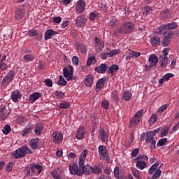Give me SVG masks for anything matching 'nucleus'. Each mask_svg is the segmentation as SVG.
Wrapping results in <instances>:
<instances>
[{
	"label": "nucleus",
	"mask_w": 179,
	"mask_h": 179,
	"mask_svg": "<svg viewBox=\"0 0 179 179\" xmlns=\"http://www.w3.org/2000/svg\"><path fill=\"white\" fill-rule=\"evenodd\" d=\"M159 164H160V162H156L150 168L148 171V179H157L162 176V170H160V167L163 166V164H161L159 167Z\"/></svg>",
	"instance_id": "f257e3e1"
},
{
	"label": "nucleus",
	"mask_w": 179,
	"mask_h": 179,
	"mask_svg": "<svg viewBox=\"0 0 179 179\" xmlns=\"http://www.w3.org/2000/svg\"><path fill=\"white\" fill-rule=\"evenodd\" d=\"M78 166L76 164H72L69 166V171L72 176H83V169H82L83 162L80 161V155L78 159Z\"/></svg>",
	"instance_id": "f03ea898"
},
{
	"label": "nucleus",
	"mask_w": 179,
	"mask_h": 179,
	"mask_svg": "<svg viewBox=\"0 0 179 179\" xmlns=\"http://www.w3.org/2000/svg\"><path fill=\"white\" fill-rule=\"evenodd\" d=\"M27 153H32L31 150L29 149V147L26 145L13 151L11 155L14 159H22L24 157Z\"/></svg>",
	"instance_id": "7ed1b4c3"
},
{
	"label": "nucleus",
	"mask_w": 179,
	"mask_h": 179,
	"mask_svg": "<svg viewBox=\"0 0 179 179\" xmlns=\"http://www.w3.org/2000/svg\"><path fill=\"white\" fill-rule=\"evenodd\" d=\"M86 156H87V150H84L80 155V161L83 162V166H81L83 170V174L85 173L87 176L92 174V168L90 165L85 166V161L86 160Z\"/></svg>",
	"instance_id": "20e7f679"
},
{
	"label": "nucleus",
	"mask_w": 179,
	"mask_h": 179,
	"mask_svg": "<svg viewBox=\"0 0 179 179\" xmlns=\"http://www.w3.org/2000/svg\"><path fill=\"white\" fill-rule=\"evenodd\" d=\"M135 29V25L132 22H127L122 24L118 29V33L120 34H129Z\"/></svg>",
	"instance_id": "39448f33"
},
{
	"label": "nucleus",
	"mask_w": 179,
	"mask_h": 179,
	"mask_svg": "<svg viewBox=\"0 0 179 179\" xmlns=\"http://www.w3.org/2000/svg\"><path fill=\"white\" fill-rule=\"evenodd\" d=\"M99 156L100 160H106L107 163L110 162V155L106 145H100L98 148Z\"/></svg>",
	"instance_id": "423d86ee"
},
{
	"label": "nucleus",
	"mask_w": 179,
	"mask_h": 179,
	"mask_svg": "<svg viewBox=\"0 0 179 179\" xmlns=\"http://www.w3.org/2000/svg\"><path fill=\"white\" fill-rule=\"evenodd\" d=\"M142 117H143V109H141L135 113L130 121V127H136V125L141 122Z\"/></svg>",
	"instance_id": "0eeeda50"
},
{
	"label": "nucleus",
	"mask_w": 179,
	"mask_h": 179,
	"mask_svg": "<svg viewBox=\"0 0 179 179\" xmlns=\"http://www.w3.org/2000/svg\"><path fill=\"white\" fill-rule=\"evenodd\" d=\"M63 75L64 78L68 80V82L72 80H75V78H73V66H68L63 69Z\"/></svg>",
	"instance_id": "6e6552de"
},
{
	"label": "nucleus",
	"mask_w": 179,
	"mask_h": 179,
	"mask_svg": "<svg viewBox=\"0 0 179 179\" xmlns=\"http://www.w3.org/2000/svg\"><path fill=\"white\" fill-rule=\"evenodd\" d=\"M15 76V71L13 70H10L3 78L1 82V86H6L8 83H10L12 79H13Z\"/></svg>",
	"instance_id": "1a4fd4ad"
},
{
	"label": "nucleus",
	"mask_w": 179,
	"mask_h": 179,
	"mask_svg": "<svg viewBox=\"0 0 179 179\" xmlns=\"http://www.w3.org/2000/svg\"><path fill=\"white\" fill-rule=\"evenodd\" d=\"M52 139L53 143L58 145V143H61L62 140L64 139V135L60 131H55L52 134Z\"/></svg>",
	"instance_id": "9d476101"
},
{
	"label": "nucleus",
	"mask_w": 179,
	"mask_h": 179,
	"mask_svg": "<svg viewBox=\"0 0 179 179\" xmlns=\"http://www.w3.org/2000/svg\"><path fill=\"white\" fill-rule=\"evenodd\" d=\"M86 9V3L83 0H79L77 2V6H76V13L80 15L83 13Z\"/></svg>",
	"instance_id": "9b49d317"
},
{
	"label": "nucleus",
	"mask_w": 179,
	"mask_h": 179,
	"mask_svg": "<svg viewBox=\"0 0 179 179\" xmlns=\"http://www.w3.org/2000/svg\"><path fill=\"white\" fill-rule=\"evenodd\" d=\"M145 143H147L148 145H150V149H152V150L156 149V141L155 139V137H153L152 136L146 134Z\"/></svg>",
	"instance_id": "f8f14e48"
},
{
	"label": "nucleus",
	"mask_w": 179,
	"mask_h": 179,
	"mask_svg": "<svg viewBox=\"0 0 179 179\" xmlns=\"http://www.w3.org/2000/svg\"><path fill=\"white\" fill-rule=\"evenodd\" d=\"M106 80H107V78L103 77L97 81L95 87V91L96 93L101 92V89H103V87H104V85H106Z\"/></svg>",
	"instance_id": "ddd939ff"
},
{
	"label": "nucleus",
	"mask_w": 179,
	"mask_h": 179,
	"mask_svg": "<svg viewBox=\"0 0 179 179\" xmlns=\"http://www.w3.org/2000/svg\"><path fill=\"white\" fill-rule=\"evenodd\" d=\"M0 113H1V120L3 121H5L9 117V113H10L8 109L5 107V106L2 105L0 107Z\"/></svg>",
	"instance_id": "4468645a"
},
{
	"label": "nucleus",
	"mask_w": 179,
	"mask_h": 179,
	"mask_svg": "<svg viewBox=\"0 0 179 179\" xmlns=\"http://www.w3.org/2000/svg\"><path fill=\"white\" fill-rule=\"evenodd\" d=\"M95 40V48L98 52L100 51H103V48H104V42L99 39V38L96 37Z\"/></svg>",
	"instance_id": "2eb2a0df"
},
{
	"label": "nucleus",
	"mask_w": 179,
	"mask_h": 179,
	"mask_svg": "<svg viewBox=\"0 0 179 179\" xmlns=\"http://www.w3.org/2000/svg\"><path fill=\"white\" fill-rule=\"evenodd\" d=\"M24 9L17 8L15 11V18L16 20H21L24 17Z\"/></svg>",
	"instance_id": "dca6fc26"
},
{
	"label": "nucleus",
	"mask_w": 179,
	"mask_h": 179,
	"mask_svg": "<svg viewBox=\"0 0 179 179\" xmlns=\"http://www.w3.org/2000/svg\"><path fill=\"white\" fill-rule=\"evenodd\" d=\"M102 170H103V164L99 163L97 165L92 166V173L96 174V175L101 174Z\"/></svg>",
	"instance_id": "f3484780"
},
{
	"label": "nucleus",
	"mask_w": 179,
	"mask_h": 179,
	"mask_svg": "<svg viewBox=\"0 0 179 179\" xmlns=\"http://www.w3.org/2000/svg\"><path fill=\"white\" fill-rule=\"evenodd\" d=\"M76 138L78 139V141H83L85 139V127H80L78 128L77 133L76 134Z\"/></svg>",
	"instance_id": "a211bd4d"
},
{
	"label": "nucleus",
	"mask_w": 179,
	"mask_h": 179,
	"mask_svg": "<svg viewBox=\"0 0 179 179\" xmlns=\"http://www.w3.org/2000/svg\"><path fill=\"white\" fill-rule=\"evenodd\" d=\"M167 30H169V29L165 24H162V25L159 26L158 28H157L155 31H156L157 34H159L160 36H164V34H166V33H167Z\"/></svg>",
	"instance_id": "6ab92c4d"
},
{
	"label": "nucleus",
	"mask_w": 179,
	"mask_h": 179,
	"mask_svg": "<svg viewBox=\"0 0 179 179\" xmlns=\"http://www.w3.org/2000/svg\"><path fill=\"white\" fill-rule=\"evenodd\" d=\"M99 135L101 138V141L102 142H108V134L106 131H104V129L100 128L99 129Z\"/></svg>",
	"instance_id": "aec40b11"
},
{
	"label": "nucleus",
	"mask_w": 179,
	"mask_h": 179,
	"mask_svg": "<svg viewBox=\"0 0 179 179\" xmlns=\"http://www.w3.org/2000/svg\"><path fill=\"white\" fill-rule=\"evenodd\" d=\"M20 98H22V94L19 90H16L11 93V100L14 101V103H17V100Z\"/></svg>",
	"instance_id": "412c9836"
},
{
	"label": "nucleus",
	"mask_w": 179,
	"mask_h": 179,
	"mask_svg": "<svg viewBox=\"0 0 179 179\" xmlns=\"http://www.w3.org/2000/svg\"><path fill=\"white\" fill-rule=\"evenodd\" d=\"M148 61L150 63L151 66H156L157 62H159V57L153 54L150 56Z\"/></svg>",
	"instance_id": "4be33fe9"
},
{
	"label": "nucleus",
	"mask_w": 179,
	"mask_h": 179,
	"mask_svg": "<svg viewBox=\"0 0 179 179\" xmlns=\"http://www.w3.org/2000/svg\"><path fill=\"white\" fill-rule=\"evenodd\" d=\"M120 67L117 64H112L108 69V73H110L112 76H115V73L118 72Z\"/></svg>",
	"instance_id": "5701e85b"
},
{
	"label": "nucleus",
	"mask_w": 179,
	"mask_h": 179,
	"mask_svg": "<svg viewBox=\"0 0 179 179\" xmlns=\"http://www.w3.org/2000/svg\"><path fill=\"white\" fill-rule=\"evenodd\" d=\"M85 85L87 87H91L93 85V76L89 74L86 76L84 80Z\"/></svg>",
	"instance_id": "b1692460"
},
{
	"label": "nucleus",
	"mask_w": 179,
	"mask_h": 179,
	"mask_svg": "<svg viewBox=\"0 0 179 179\" xmlns=\"http://www.w3.org/2000/svg\"><path fill=\"white\" fill-rule=\"evenodd\" d=\"M86 24V17L84 15H80L76 20V24L77 26H83V24Z\"/></svg>",
	"instance_id": "393cba45"
},
{
	"label": "nucleus",
	"mask_w": 179,
	"mask_h": 179,
	"mask_svg": "<svg viewBox=\"0 0 179 179\" xmlns=\"http://www.w3.org/2000/svg\"><path fill=\"white\" fill-rule=\"evenodd\" d=\"M41 97V94L40 92H34L31 94L29 96L30 103H34L36 100H38Z\"/></svg>",
	"instance_id": "a878e982"
},
{
	"label": "nucleus",
	"mask_w": 179,
	"mask_h": 179,
	"mask_svg": "<svg viewBox=\"0 0 179 179\" xmlns=\"http://www.w3.org/2000/svg\"><path fill=\"white\" fill-rule=\"evenodd\" d=\"M96 72L98 73H106L107 71V64H101L99 66L95 68Z\"/></svg>",
	"instance_id": "bb28decb"
},
{
	"label": "nucleus",
	"mask_w": 179,
	"mask_h": 179,
	"mask_svg": "<svg viewBox=\"0 0 179 179\" xmlns=\"http://www.w3.org/2000/svg\"><path fill=\"white\" fill-rule=\"evenodd\" d=\"M57 34V31L52 29H48L45 32V40H50V38H52V36H55Z\"/></svg>",
	"instance_id": "cd10ccee"
},
{
	"label": "nucleus",
	"mask_w": 179,
	"mask_h": 179,
	"mask_svg": "<svg viewBox=\"0 0 179 179\" xmlns=\"http://www.w3.org/2000/svg\"><path fill=\"white\" fill-rule=\"evenodd\" d=\"M43 131H44V127L43 124H36L35 125L34 132L37 135V136H38V135H41V132H43Z\"/></svg>",
	"instance_id": "c85d7f7f"
},
{
	"label": "nucleus",
	"mask_w": 179,
	"mask_h": 179,
	"mask_svg": "<svg viewBox=\"0 0 179 179\" xmlns=\"http://www.w3.org/2000/svg\"><path fill=\"white\" fill-rule=\"evenodd\" d=\"M146 166H148V163L142 160L138 161L136 164V167L138 169V170H145Z\"/></svg>",
	"instance_id": "c756f323"
},
{
	"label": "nucleus",
	"mask_w": 179,
	"mask_h": 179,
	"mask_svg": "<svg viewBox=\"0 0 179 179\" xmlns=\"http://www.w3.org/2000/svg\"><path fill=\"white\" fill-rule=\"evenodd\" d=\"M24 173L27 177H33L36 173L34 172V168H33V166L30 167H27L24 169Z\"/></svg>",
	"instance_id": "7c9ffc66"
},
{
	"label": "nucleus",
	"mask_w": 179,
	"mask_h": 179,
	"mask_svg": "<svg viewBox=\"0 0 179 179\" xmlns=\"http://www.w3.org/2000/svg\"><path fill=\"white\" fill-rule=\"evenodd\" d=\"M33 169H34V171L36 174H37V176H40V174H41V172L43 171V166L38 164H34V165L32 166Z\"/></svg>",
	"instance_id": "2f4dec72"
},
{
	"label": "nucleus",
	"mask_w": 179,
	"mask_h": 179,
	"mask_svg": "<svg viewBox=\"0 0 179 179\" xmlns=\"http://www.w3.org/2000/svg\"><path fill=\"white\" fill-rule=\"evenodd\" d=\"M160 38L159 36L152 37L150 39V42L153 47H157V45H160Z\"/></svg>",
	"instance_id": "473e14b6"
},
{
	"label": "nucleus",
	"mask_w": 179,
	"mask_h": 179,
	"mask_svg": "<svg viewBox=\"0 0 179 179\" xmlns=\"http://www.w3.org/2000/svg\"><path fill=\"white\" fill-rule=\"evenodd\" d=\"M33 131V129H31V124H28L27 127H25L23 131H22V134H21L22 136H27V135H29V134H31Z\"/></svg>",
	"instance_id": "72a5a7b5"
},
{
	"label": "nucleus",
	"mask_w": 179,
	"mask_h": 179,
	"mask_svg": "<svg viewBox=\"0 0 179 179\" xmlns=\"http://www.w3.org/2000/svg\"><path fill=\"white\" fill-rule=\"evenodd\" d=\"M29 145L31 149H37L38 146V138L31 139L29 141Z\"/></svg>",
	"instance_id": "f704fd0d"
},
{
	"label": "nucleus",
	"mask_w": 179,
	"mask_h": 179,
	"mask_svg": "<svg viewBox=\"0 0 179 179\" xmlns=\"http://www.w3.org/2000/svg\"><path fill=\"white\" fill-rule=\"evenodd\" d=\"M50 174H51L52 177H53V178H55V179H61L62 178V176H61V174H59V169L52 170L50 172Z\"/></svg>",
	"instance_id": "c9c22d12"
},
{
	"label": "nucleus",
	"mask_w": 179,
	"mask_h": 179,
	"mask_svg": "<svg viewBox=\"0 0 179 179\" xmlns=\"http://www.w3.org/2000/svg\"><path fill=\"white\" fill-rule=\"evenodd\" d=\"M96 62H97V60H96V56L92 55L90 57L88 58L87 61V65H88V66H91L92 65H94Z\"/></svg>",
	"instance_id": "e433bc0d"
},
{
	"label": "nucleus",
	"mask_w": 179,
	"mask_h": 179,
	"mask_svg": "<svg viewBox=\"0 0 179 179\" xmlns=\"http://www.w3.org/2000/svg\"><path fill=\"white\" fill-rule=\"evenodd\" d=\"M159 59H161V67L162 68H166L167 66V64L169 62V57H159Z\"/></svg>",
	"instance_id": "4c0bfd02"
},
{
	"label": "nucleus",
	"mask_w": 179,
	"mask_h": 179,
	"mask_svg": "<svg viewBox=\"0 0 179 179\" xmlns=\"http://www.w3.org/2000/svg\"><path fill=\"white\" fill-rule=\"evenodd\" d=\"M152 11L153 7H150L149 6H145L143 9V13L145 15H150V13H152Z\"/></svg>",
	"instance_id": "58836bf2"
},
{
	"label": "nucleus",
	"mask_w": 179,
	"mask_h": 179,
	"mask_svg": "<svg viewBox=\"0 0 179 179\" xmlns=\"http://www.w3.org/2000/svg\"><path fill=\"white\" fill-rule=\"evenodd\" d=\"M165 25L166 26L168 30H176V29L178 27L177 22L168 23L165 24Z\"/></svg>",
	"instance_id": "ea45409f"
},
{
	"label": "nucleus",
	"mask_w": 179,
	"mask_h": 179,
	"mask_svg": "<svg viewBox=\"0 0 179 179\" xmlns=\"http://www.w3.org/2000/svg\"><path fill=\"white\" fill-rule=\"evenodd\" d=\"M122 97L124 99V100H126V101H129L132 97V93H131L129 91L124 92L123 93Z\"/></svg>",
	"instance_id": "a19ab883"
},
{
	"label": "nucleus",
	"mask_w": 179,
	"mask_h": 179,
	"mask_svg": "<svg viewBox=\"0 0 179 179\" xmlns=\"http://www.w3.org/2000/svg\"><path fill=\"white\" fill-rule=\"evenodd\" d=\"M114 176L116 179H121L120 177V173H121V171L120 170V167L115 166L113 170Z\"/></svg>",
	"instance_id": "79ce46f5"
},
{
	"label": "nucleus",
	"mask_w": 179,
	"mask_h": 179,
	"mask_svg": "<svg viewBox=\"0 0 179 179\" xmlns=\"http://www.w3.org/2000/svg\"><path fill=\"white\" fill-rule=\"evenodd\" d=\"M34 55H25L23 57V59H24V61H26L27 62H30L31 61H34Z\"/></svg>",
	"instance_id": "37998d69"
},
{
	"label": "nucleus",
	"mask_w": 179,
	"mask_h": 179,
	"mask_svg": "<svg viewBox=\"0 0 179 179\" xmlns=\"http://www.w3.org/2000/svg\"><path fill=\"white\" fill-rule=\"evenodd\" d=\"M118 24V20H117V18H115V17H112L111 20L109 22V25L111 27H117Z\"/></svg>",
	"instance_id": "c03bdc74"
},
{
	"label": "nucleus",
	"mask_w": 179,
	"mask_h": 179,
	"mask_svg": "<svg viewBox=\"0 0 179 179\" xmlns=\"http://www.w3.org/2000/svg\"><path fill=\"white\" fill-rule=\"evenodd\" d=\"M78 48L80 52H83V54H86L87 52V48H86V45H83V44H78Z\"/></svg>",
	"instance_id": "a18cd8bd"
},
{
	"label": "nucleus",
	"mask_w": 179,
	"mask_h": 179,
	"mask_svg": "<svg viewBox=\"0 0 179 179\" xmlns=\"http://www.w3.org/2000/svg\"><path fill=\"white\" fill-rule=\"evenodd\" d=\"M101 107H103L104 110H108V108H110V101L107 99L103 100L101 102Z\"/></svg>",
	"instance_id": "49530a36"
},
{
	"label": "nucleus",
	"mask_w": 179,
	"mask_h": 179,
	"mask_svg": "<svg viewBox=\"0 0 179 179\" xmlns=\"http://www.w3.org/2000/svg\"><path fill=\"white\" fill-rule=\"evenodd\" d=\"M156 122H157V115L156 113H155V114H152V115L150 118L149 124H153Z\"/></svg>",
	"instance_id": "de8ad7c7"
},
{
	"label": "nucleus",
	"mask_w": 179,
	"mask_h": 179,
	"mask_svg": "<svg viewBox=\"0 0 179 179\" xmlns=\"http://www.w3.org/2000/svg\"><path fill=\"white\" fill-rule=\"evenodd\" d=\"M59 86H65L66 85V80L64 78V76H59V80L57 82Z\"/></svg>",
	"instance_id": "09e8293b"
},
{
	"label": "nucleus",
	"mask_w": 179,
	"mask_h": 179,
	"mask_svg": "<svg viewBox=\"0 0 179 179\" xmlns=\"http://www.w3.org/2000/svg\"><path fill=\"white\" fill-rule=\"evenodd\" d=\"M132 174L136 179H142V177L141 176V173L137 169H134L132 171Z\"/></svg>",
	"instance_id": "8fccbe9b"
},
{
	"label": "nucleus",
	"mask_w": 179,
	"mask_h": 179,
	"mask_svg": "<svg viewBox=\"0 0 179 179\" xmlns=\"http://www.w3.org/2000/svg\"><path fill=\"white\" fill-rule=\"evenodd\" d=\"M55 94L59 100H61L65 96V93L61 91H55Z\"/></svg>",
	"instance_id": "3c124183"
},
{
	"label": "nucleus",
	"mask_w": 179,
	"mask_h": 179,
	"mask_svg": "<svg viewBox=\"0 0 179 179\" xmlns=\"http://www.w3.org/2000/svg\"><path fill=\"white\" fill-rule=\"evenodd\" d=\"M170 43H171V40L169 39V38H166V37H164L162 41V44L163 45V47H167V45H169V44H170Z\"/></svg>",
	"instance_id": "603ef678"
},
{
	"label": "nucleus",
	"mask_w": 179,
	"mask_h": 179,
	"mask_svg": "<svg viewBox=\"0 0 179 179\" xmlns=\"http://www.w3.org/2000/svg\"><path fill=\"white\" fill-rule=\"evenodd\" d=\"M59 108H64V110H67V108H69L71 107V104L68 102H63L59 104Z\"/></svg>",
	"instance_id": "864d4df0"
},
{
	"label": "nucleus",
	"mask_w": 179,
	"mask_h": 179,
	"mask_svg": "<svg viewBox=\"0 0 179 179\" xmlns=\"http://www.w3.org/2000/svg\"><path fill=\"white\" fill-rule=\"evenodd\" d=\"M28 36H29V37H36V36H38V32H37L36 30H29L28 31Z\"/></svg>",
	"instance_id": "5fc2aeb1"
},
{
	"label": "nucleus",
	"mask_w": 179,
	"mask_h": 179,
	"mask_svg": "<svg viewBox=\"0 0 179 179\" xmlns=\"http://www.w3.org/2000/svg\"><path fill=\"white\" fill-rule=\"evenodd\" d=\"M159 131H160L159 129L151 131H148L146 133V135H149L150 136H153L155 137L156 136V134H159Z\"/></svg>",
	"instance_id": "6e6d98bb"
},
{
	"label": "nucleus",
	"mask_w": 179,
	"mask_h": 179,
	"mask_svg": "<svg viewBox=\"0 0 179 179\" xmlns=\"http://www.w3.org/2000/svg\"><path fill=\"white\" fill-rule=\"evenodd\" d=\"M11 129H10V126L9 125H5L3 129V133L4 134V135H8V134H9V132H10Z\"/></svg>",
	"instance_id": "4d7b16f0"
},
{
	"label": "nucleus",
	"mask_w": 179,
	"mask_h": 179,
	"mask_svg": "<svg viewBox=\"0 0 179 179\" xmlns=\"http://www.w3.org/2000/svg\"><path fill=\"white\" fill-rule=\"evenodd\" d=\"M99 14L96 13V12H92L90 14V20H91V22H94V20H96V17H97V15Z\"/></svg>",
	"instance_id": "13d9d810"
},
{
	"label": "nucleus",
	"mask_w": 179,
	"mask_h": 179,
	"mask_svg": "<svg viewBox=\"0 0 179 179\" xmlns=\"http://www.w3.org/2000/svg\"><path fill=\"white\" fill-rule=\"evenodd\" d=\"M166 143H167V138L160 139L157 145V146H164Z\"/></svg>",
	"instance_id": "bf43d9fd"
},
{
	"label": "nucleus",
	"mask_w": 179,
	"mask_h": 179,
	"mask_svg": "<svg viewBox=\"0 0 179 179\" xmlns=\"http://www.w3.org/2000/svg\"><path fill=\"white\" fill-rule=\"evenodd\" d=\"M12 169H13V164L12 162L8 163L6 166V171H8V173H10Z\"/></svg>",
	"instance_id": "052dcab7"
},
{
	"label": "nucleus",
	"mask_w": 179,
	"mask_h": 179,
	"mask_svg": "<svg viewBox=\"0 0 179 179\" xmlns=\"http://www.w3.org/2000/svg\"><path fill=\"white\" fill-rule=\"evenodd\" d=\"M130 55H131V57H135L136 58H138V57H141V53L139 52L130 50Z\"/></svg>",
	"instance_id": "680f3d73"
},
{
	"label": "nucleus",
	"mask_w": 179,
	"mask_h": 179,
	"mask_svg": "<svg viewBox=\"0 0 179 179\" xmlns=\"http://www.w3.org/2000/svg\"><path fill=\"white\" fill-rule=\"evenodd\" d=\"M117 54H118V50L117 49L108 52V57H114V55H117Z\"/></svg>",
	"instance_id": "e2e57ef3"
},
{
	"label": "nucleus",
	"mask_w": 179,
	"mask_h": 179,
	"mask_svg": "<svg viewBox=\"0 0 179 179\" xmlns=\"http://www.w3.org/2000/svg\"><path fill=\"white\" fill-rule=\"evenodd\" d=\"M167 107H169V105H167V103L164 104L158 109V113L159 114H162V113H163V111H164L167 108Z\"/></svg>",
	"instance_id": "0e129e2a"
},
{
	"label": "nucleus",
	"mask_w": 179,
	"mask_h": 179,
	"mask_svg": "<svg viewBox=\"0 0 179 179\" xmlns=\"http://www.w3.org/2000/svg\"><path fill=\"white\" fill-rule=\"evenodd\" d=\"M44 83L46 85V86H48V87H52V80L45 79L44 80Z\"/></svg>",
	"instance_id": "69168bd1"
},
{
	"label": "nucleus",
	"mask_w": 179,
	"mask_h": 179,
	"mask_svg": "<svg viewBox=\"0 0 179 179\" xmlns=\"http://www.w3.org/2000/svg\"><path fill=\"white\" fill-rule=\"evenodd\" d=\"M173 76H174V74L169 73L165 74L162 78L166 81H167V80H169L170 78H173Z\"/></svg>",
	"instance_id": "338daca9"
},
{
	"label": "nucleus",
	"mask_w": 179,
	"mask_h": 179,
	"mask_svg": "<svg viewBox=\"0 0 179 179\" xmlns=\"http://www.w3.org/2000/svg\"><path fill=\"white\" fill-rule=\"evenodd\" d=\"M167 134H169V129L166 128V129H163L161 131V136H166Z\"/></svg>",
	"instance_id": "774afa93"
}]
</instances>
